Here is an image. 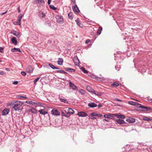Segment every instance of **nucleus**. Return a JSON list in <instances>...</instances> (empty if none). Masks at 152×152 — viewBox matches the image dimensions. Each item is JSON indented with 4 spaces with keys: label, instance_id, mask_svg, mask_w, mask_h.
Masks as SVG:
<instances>
[{
    "label": "nucleus",
    "instance_id": "obj_1",
    "mask_svg": "<svg viewBox=\"0 0 152 152\" xmlns=\"http://www.w3.org/2000/svg\"><path fill=\"white\" fill-rule=\"evenodd\" d=\"M23 102L20 101L15 102L12 103L13 108L15 111L21 110L23 109Z\"/></svg>",
    "mask_w": 152,
    "mask_h": 152
},
{
    "label": "nucleus",
    "instance_id": "obj_2",
    "mask_svg": "<svg viewBox=\"0 0 152 152\" xmlns=\"http://www.w3.org/2000/svg\"><path fill=\"white\" fill-rule=\"evenodd\" d=\"M57 22L59 23H62L64 22V19L61 15H57L56 17Z\"/></svg>",
    "mask_w": 152,
    "mask_h": 152
},
{
    "label": "nucleus",
    "instance_id": "obj_3",
    "mask_svg": "<svg viewBox=\"0 0 152 152\" xmlns=\"http://www.w3.org/2000/svg\"><path fill=\"white\" fill-rule=\"evenodd\" d=\"M139 108L140 110L143 111H148L152 110V109L149 107L143 106L141 104H139Z\"/></svg>",
    "mask_w": 152,
    "mask_h": 152
},
{
    "label": "nucleus",
    "instance_id": "obj_4",
    "mask_svg": "<svg viewBox=\"0 0 152 152\" xmlns=\"http://www.w3.org/2000/svg\"><path fill=\"white\" fill-rule=\"evenodd\" d=\"M22 17V15L20 14L19 15L18 17V21L17 22H15L14 23V24L16 25H20L21 24L20 21Z\"/></svg>",
    "mask_w": 152,
    "mask_h": 152
},
{
    "label": "nucleus",
    "instance_id": "obj_5",
    "mask_svg": "<svg viewBox=\"0 0 152 152\" xmlns=\"http://www.w3.org/2000/svg\"><path fill=\"white\" fill-rule=\"evenodd\" d=\"M51 113L52 114L55 115H60V112L55 109H53L52 110Z\"/></svg>",
    "mask_w": 152,
    "mask_h": 152
},
{
    "label": "nucleus",
    "instance_id": "obj_6",
    "mask_svg": "<svg viewBox=\"0 0 152 152\" xmlns=\"http://www.w3.org/2000/svg\"><path fill=\"white\" fill-rule=\"evenodd\" d=\"M34 68L32 66H29L26 68V70L27 72L29 73L33 72Z\"/></svg>",
    "mask_w": 152,
    "mask_h": 152
},
{
    "label": "nucleus",
    "instance_id": "obj_7",
    "mask_svg": "<svg viewBox=\"0 0 152 152\" xmlns=\"http://www.w3.org/2000/svg\"><path fill=\"white\" fill-rule=\"evenodd\" d=\"M10 112V109L9 108L4 109L2 112V115H5L8 114Z\"/></svg>",
    "mask_w": 152,
    "mask_h": 152
},
{
    "label": "nucleus",
    "instance_id": "obj_8",
    "mask_svg": "<svg viewBox=\"0 0 152 152\" xmlns=\"http://www.w3.org/2000/svg\"><path fill=\"white\" fill-rule=\"evenodd\" d=\"M73 61L76 65L78 66L80 64V61L77 57H75L73 58Z\"/></svg>",
    "mask_w": 152,
    "mask_h": 152
},
{
    "label": "nucleus",
    "instance_id": "obj_9",
    "mask_svg": "<svg viewBox=\"0 0 152 152\" xmlns=\"http://www.w3.org/2000/svg\"><path fill=\"white\" fill-rule=\"evenodd\" d=\"M113 115L115 116H117L119 118H125L124 115L120 113L113 114Z\"/></svg>",
    "mask_w": 152,
    "mask_h": 152
},
{
    "label": "nucleus",
    "instance_id": "obj_10",
    "mask_svg": "<svg viewBox=\"0 0 152 152\" xmlns=\"http://www.w3.org/2000/svg\"><path fill=\"white\" fill-rule=\"evenodd\" d=\"M10 33L16 36L17 37H20V34L18 32L15 31H13L10 32Z\"/></svg>",
    "mask_w": 152,
    "mask_h": 152
},
{
    "label": "nucleus",
    "instance_id": "obj_11",
    "mask_svg": "<svg viewBox=\"0 0 152 152\" xmlns=\"http://www.w3.org/2000/svg\"><path fill=\"white\" fill-rule=\"evenodd\" d=\"M72 9L74 12L76 14H77L79 12L80 10L77 7V5H75L74 7L72 8Z\"/></svg>",
    "mask_w": 152,
    "mask_h": 152
},
{
    "label": "nucleus",
    "instance_id": "obj_12",
    "mask_svg": "<svg viewBox=\"0 0 152 152\" xmlns=\"http://www.w3.org/2000/svg\"><path fill=\"white\" fill-rule=\"evenodd\" d=\"M77 115L80 117H85L87 115V114L83 112H78Z\"/></svg>",
    "mask_w": 152,
    "mask_h": 152
},
{
    "label": "nucleus",
    "instance_id": "obj_13",
    "mask_svg": "<svg viewBox=\"0 0 152 152\" xmlns=\"http://www.w3.org/2000/svg\"><path fill=\"white\" fill-rule=\"evenodd\" d=\"M69 86L72 88V89L74 90H75L77 89V87L73 83L71 82L69 83Z\"/></svg>",
    "mask_w": 152,
    "mask_h": 152
},
{
    "label": "nucleus",
    "instance_id": "obj_14",
    "mask_svg": "<svg viewBox=\"0 0 152 152\" xmlns=\"http://www.w3.org/2000/svg\"><path fill=\"white\" fill-rule=\"evenodd\" d=\"M127 122L132 123H134L135 122V119L134 118H130L127 119L126 120Z\"/></svg>",
    "mask_w": 152,
    "mask_h": 152
},
{
    "label": "nucleus",
    "instance_id": "obj_15",
    "mask_svg": "<svg viewBox=\"0 0 152 152\" xmlns=\"http://www.w3.org/2000/svg\"><path fill=\"white\" fill-rule=\"evenodd\" d=\"M26 103L27 104H28L32 105H40L41 104L39 103H37L34 102H33L32 101H27L26 102Z\"/></svg>",
    "mask_w": 152,
    "mask_h": 152
},
{
    "label": "nucleus",
    "instance_id": "obj_16",
    "mask_svg": "<svg viewBox=\"0 0 152 152\" xmlns=\"http://www.w3.org/2000/svg\"><path fill=\"white\" fill-rule=\"evenodd\" d=\"M34 3L36 4H43L45 3V1L43 0H35Z\"/></svg>",
    "mask_w": 152,
    "mask_h": 152
},
{
    "label": "nucleus",
    "instance_id": "obj_17",
    "mask_svg": "<svg viewBox=\"0 0 152 152\" xmlns=\"http://www.w3.org/2000/svg\"><path fill=\"white\" fill-rule=\"evenodd\" d=\"M88 106L90 107H96L97 106V105L94 103L90 102L88 103Z\"/></svg>",
    "mask_w": 152,
    "mask_h": 152
},
{
    "label": "nucleus",
    "instance_id": "obj_18",
    "mask_svg": "<svg viewBox=\"0 0 152 152\" xmlns=\"http://www.w3.org/2000/svg\"><path fill=\"white\" fill-rule=\"evenodd\" d=\"M11 41L12 43L15 45H16L18 43V42L16 39L15 37H13L11 39Z\"/></svg>",
    "mask_w": 152,
    "mask_h": 152
},
{
    "label": "nucleus",
    "instance_id": "obj_19",
    "mask_svg": "<svg viewBox=\"0 0 152 152\" xmlns=\"http://www.w3.org/2000/svg\"><path fill=\"white\" fill-rule=\"evenodd\" d=\"M39 16L41 18H43L45 17V13L42 12H39Z\"/></svg>",
    "mask_w": 152,
    "mask_h": 152
},
{
    "label": "nucleus",
    "instance_id": "obj_20",
    "mask_svg": "<svg viewBox=\"0 0 152 152\" xmlns=\"http://www.w3.org/2000/svg\"><path fill=\"white\" fill-rule=\"evenodd\" d=\"M39 112L40 113L43 115H45L48 113V112L44 110L40 109L39 110Z\"/></svg>",
    "mask_w": 152,
    "mask_h": 152
},
{
    "label": "nucleus",
    "instance_id": "obj_21",
    "mask_svg": "<svg viewBox=\"0 0 152 152\" xmlns=\"http://www.w3.org/2000/svg\"><path fill=\"white\" fill-rule=\"evenodd\" d=\"M11 51L12 52H21L20 49L19 48H14L11 49Z\"/></svg>",
    "mask_w": 152,
    "mask_h": 152
},
{
    "label": "nucleus",
    "instance_id": "obj_22",
    "mask_svg": "<svg viewBox=\"0 0 152 152\" xmlns=\"http://www.w3.org/2000/svg\"><path fill=\"white\" fill-rule=\"evenodd\" d=\"M86 89L88 91L92 93L93 91H94V90L89 86H87L86 87Z\"/></svg>",
    "mask_w": 152,
    "mask_h": 152
},
{
    "label": "nucleus",
    "instance_id": "obj_23",
    "mask_svg": "<svg viewBox=\"0 0 152 152\" xmlns=\"http://www.w3.org/2000/svg\"><path fill=\"white\" fill-rule=\"evenodd\" d=\"M116 121L118 123L120 124H124L125 123L124 120L120 119H117Z\"/></svg>",
    "mask_w": 152,
    "mask_h": 152
},
{
    "label": "nucleus",
    "instance_id": "obj_24",
    "mask_svg": "<svg viewBox=\"0 0 152 152\" xmlns=\"http://www.w3.org/2000/svg\"><path fill=\"white\" fill-rule=\"evenodd\" d=\"M75 21L76 22L77 24L81 28L83 27V25L81 23L78 19L75 20Z\"/></svg>",
    "mask_w": 152,
    "mask_h": 152
},
{
    "label": "nucleus",
    "instance_id": "obj_25",
    "mask_svg": "<svg viewBox=\"0 0 152 152\" xmlns=\"http://www.w3.org/2000/svg\"><path fill=\"white\" fill-rule=\"evenodd\" d=\"M63 60L62 58H58V61L57 63L58 64L60 65H62L63 63Z\"/></svg>",
    "mask_w": 152,
    "mask_h": 152
},
{
    "label": "nucleus",
    "instance_id": "obj_26",
    "mask_svg": "<svg viewBox=\"0 0 152 152\" xmlns=\"http://www.w3.org/2000/svg\"><path fill=\"white\" fill-rule=\"evenodd\" d=\"M29 112H31L32 113L35 114L37 113L36 110L34 108H31L30 110H29Z\"/></svg>",
    "mask_w": 152,
    "mask_h": 152
},
{
    "label": "nucleus",
    "instance_id": "obj_27",
    "mask_svg": "<svg viewBox=\"0 0 152 152\" xmlns=\"http://www.w3.org/2000/svg\"><path fill=\"white\" fill-rule=\"evenodd\" d=\"M65 70L67 71H68L70 72H73L75 71V70L72 68H65Z\"/></svg>",
    "mask_w": 152,
    "mask_h": 152
},
{
    "label": "nucleus",
    "instance_id": "obj_28",
    "mask_svg": "<svg viewBox=\"0 0 152 152\" xmlns=\"http://www.w3.org/2000/svg\"><path fill=\"white\" fill-rule=\"evenodd\" d=\"M93 94H94L96 95H97L99 96H101L102 95L101 93L98 92L94 90V91L92 92Z\"/></svg>",
    "mask_w": 152,
    "mask_h": 152
},
{
    "label": "nucleus",
    "instance_id": "obj_29",
    "mask_svg": "<svg viewBox=\"0 0 152 152\" xmlns=\"http://www.w3.org/2000/svg\"><path fill=\"white\" fill-rule=\"evenodd\" d=\"M67 111L70 114H74L75 113L74 110L70 108H69L67 109Z\"/></svg>",
    "mask_w": 152,
    "mask_h": 152
},
{
    "label": "nucleus",
    "instance_id": "obj_30",
    "mask_svg": "<svg viewBox=\"0 0 152 152\" xmlns=\"http://www.w3.org/2000/svg\"><path fill=\"white\" fill-rule=\"evenodd\" d=\"M102 27L101 26H100L97 32V34H98L99 35L101 34V31L102 30Z\"/></svg>",
    "mask_w": 152,
    "mask_h": 152
},
{
    "label": "nucleus",
    "instance_id": "obj_31",
    "mask_svg": "<svg viewBox=\"0 0 152 152\" xmlns=\"http://www.w3.org/2000/svg\"><path fill=\"white\" fill-rule=\"evenodd\" d=\"M68 18L72 20V19L73 18L72 17V12H70L68 14Z\"/></svg>",
    "mask_w": 152,
    "mask_h": 152
},
{
    "label": "nucleus",
    "instance_id": "obj_32",
    "mask_svg": "<svg viewBox=\"0 0 152 152\" xmlns=\"http://www.w3.org/2000/svg\"><path fill=\"white\" fill-rule=\"evenodd\" d=\"M49 66H50L51 68H52L53 69H58V68L57 67H55L52 64H49Z\"/></svg>",
    "mask_w": 152,
    "mask_h": 152
},
{
    "label": "nucleus",
    "instance_id": "obj_33",
    "mask_svg": "<svg viewBox=\"0 0 152 152\" xmlns=\"http://www.w3.org/2000/svg\"><path fill=\"white\" fill-rule=\"evenodd\" d=\"M128 103L129 104L132 105H136L137 104H139L133 101H129Z\"/></svg>",
    "mask_w": 152,
    "mask_h": 152
},
{
    "label": "nucleus",
    "instance_id": "obj_34",
    "mask_svg": "<svg viewBox=\"0 0 152 152\" xmlns=\"http://www.w3.org/2000/svg\"><path fill=\"white\" fill-rule=\"evenodd\" d=\"M142 119L143 120L147 121H151L152 120V119L151 118L146 117H143Z\"/></svg>",
    "mask_w": 152,
    "mask_h": 152
},
{
    "label": "nucleus",
    "instance_id": "obj_35",
    "mask_svg": "<svg viewBox=\"0 0 152 152\" xmlns=\"http://www.w3.org/2000/svg\"><path fill=\"white\" fill-rule=\"evenodd\" d=\"M119 84L116 82H115L111 84V86L113 87H116L119 86Z\"/></svg>",
    "mask_w": 152,
    "mask_h": 152
},
{
    "label": "nucleus",
    "instance_id": "obj_36",
    "mask_svg": "<svg viewBox=\"0 0 152 152\" xmlns=\"http://www.w3.org/2000/svg\"><path fill=\"white\" fill-rule=\"evenodd\" d=\"M60 101L61 102H63L65 103H68V101L66 99H65L60 98Z\"/></svg>",
    "mask_w": 152,
    "mask_h": 152
},
{
    "label": "nucleus",
    "instance_id": "obj_37",
    "mask_svg": "<svg viewBox=\"0 0 152 152\" xmlns=\"http://www.w3.org/2000/svg\"><path fill=\"white\" fill-rule=\"evenodd\" d=\"M67 112L65 110H62L61 112V115L62 116H64Z\"/></svg>",
    "mask_w": 152,
    "mask_h": 152
},
{
    "label": "nucleus",
    "instance_id": "obj_38",
    "mask_svg": "<svg viewBox=\"0 0 152 152\" xmlns=\"http://www.w3.org/2000/svg\"><path fill=\"white\" fill-rule=\"evenodd\" d=\"M57 72L58 73H63V74H64L67 73L66 72H65L64 71L62 70H58V71H57Z\"/></svg>",
    "mask_w": 152,
    "mask_h": 152
},
{
    "label": "nucleus",
    "instance_id": "obj_39",
    "mask_svg": "<svg viewBox=\"0 0 152 152\" xmlns=\"http://www.w3.org/2000/svg\"><path fill=\"white\" fill-rule=\"evenodd\" d=\"M50 8L53 10H56V8L53 5H51L50 6Z\"/></svg>",
    "mask_w": 152,
    "mask_h": 152
},
{
    "label": "nucleus",
    "instance_id": "obj_40",
    "mask_svg": "<svg viewBox=\"0 0 152 152\" xmlns=\"http://www.w3.org/2000/svg\"><path fill=\"white\" fill-rule=\"evenodd\" d=\"M17 97V98H19V99H21L22 98H25V99L27 98V97H26V96H20L18 95Z\"/></svg>",
    "mask_w": 152,
    "mask_h": 152
},
{
    "label": "nucleus",
    "instance_id": "obj_41",
    "mask_svg": "<svg viewBox=\"0 0 152 152\" xmlns=\"http://www.w3.org/2000/svg\"><path fill=\"white\" fill-rule=\"evenodd\" d=\"M81 70L85 73L87 74L88 72L84 68L82 67L81 68Z\"/></svg>",
    "mask_w": 152,
    "mask_h": 152
},
{
    "label": "nucleus",
    "instance_id": "obj_42",
    "mask_svg": "<svg viewBox=\"0 0 152 152\" xmlns=\"http://www.w3.org/2000/svg\"><path fill=\"white\" fill-rule=\"evenodd\" d=\"M40 77H38L37 78H36L35 80L34 81V84H36V83L39 80V79Z\"/></svg>",
    "mask_w": 152,
    "mask_h": 152
},
{
    "label": "nucleus",
    "instance_id": "obj_43",
    "mask_svg": "<svg viewBox=\"0 0 152 152\" xmlns=\"http://www.w3.org/2000/svg\"><path fill=\"white\" fill-rule=\"evenodd\" d=\"M79 92L82 94H84L85 93V91L83 89H80L79 90Z\"/></svg>",
    "mask_w": 152,
    "mask_h": 152
},
{
    "label": "nucleus",
    "instance_id": "obj_44",
    "mask_svg": "<svg viewBox=\"0 0 152 152\" xmlns=\"http://www.w3.org/2000/svg\"><path fill=\"white\" fill-rule=\"evenodd\" d=\"M70 115V113H69L68 112L66 113V115H65V116L66 117H69Z\"/></svg>",
    "mask_w": 152,
    "mask_h": 152
},
{
    "label": "nucleus",
    "instance_id": "obj_45",
    "mask_svg": "<svg viewBox=\"0 0 152 152\" xmlns=\"http://www.w3.org/2000/svg\"><path fill=\"white\" fill-rule=\"evenodd\" d=\"M110 115L104 114V117L105 118H109Z\"/></svg>",
    "mask_w": 152,
    "mask_h": 152
},
{
    "label": "nucleus",
    "instance_id": "obj_46",
    "mask_svg": "<svg viewBox=\"0 0 152 152\" xmlns=\"http://www.w3.org/2000/svg\"><path fill=\"white\" fill-rule=\"evenodd\" d=\"M113 114H110L109 118L111 119H113L114 118V115H113Z\"/></svg>",
    "mask_w": 152,
    "mask_h": 152
},
{
    "label": "nucleus",
    "instance_id": "obj_47",
    "mask_svg": "<svg viewBox=\"0 0 152 152\" xmlns=\"http://www.w3.org/2000/svg\"><path fill=\"white\" fill-rule=\"evenodd\" d=\"M4 48L2 47H0V52L1 53H3Z\"/></svg>",
    "mask_w": 152,
    "mask_h": 152
},
{
    "label": "nucleus",
    "instance_id": "obj_48",
    "mask_svg": "<svg viewBox=\"0 0 152 152\" xmlns=\"http://www.w3.org/2000/svg\"><path fill=\"white\" fill-rule=\"evenodd\" d=\"M98 79L99 80H100L102 81H103L104 80H105V79L103 77L102 78L99 77Z\"/></svg>",
    "mask_w": 152,
    "mask_h": 152
},
{
    "label": "nucleus",
    "instance_id": "obj_49",
    "mask_svg": "<svg viewBox=\"0 0 152 152\" xmlns=\"http://www.w3.org/2000/svg\"><path fill=\"white\" fill-rule=\"evenodd\" d=\"M21 75L23 76H25L26 75V73L25 72L23 71L21 72Z\"/></svg>",
    "mask_w": 152,
    "mask_h": 152
},
{
    "label": "nucleus",
    "instance_id": "obj_50",
    "mask_svg": "<svg viewBox=\"0 0 152 152\" xmlns=\"http://www.w3.org/2000/svg\"><path fill=\"white\" fill-rule=\"evenodd\" d=\"M96 114L94 112L92 113H91L90 114V115L92 116H96Z\"/></svg>",
    "mask_w": 152,
    "mask_h": 152
},
{
    "label": "nucleus",
    "instance_id": "obj_51",
    "mask_svg": "<svg viewBox=\"0 0 152 152\" xmlns=\"http://www.w3.org/2000/svg\"><path fill=\"white\" fill-rule=\"evenodd\" d=\"M90 41V40L89 39H87L86 42H85V43L86 44H88L89 43Z\"/></svg>",
    "mask_w": 152,
    "mask_h": 152
},
{
    "label": "nucleus",
    "instance_id": "obj_52",
    "mask_svg": "<svg viewBox=\"0 0 152 152\" xmlns=\"http://www.w3.org/2000/svg\"><path fill=\"white\" fill-rule=\"evenodd\" d=\"M18 83V81H15L13 82V84L14 85H17Z\"/></svg>",
    "mask_w": 152,
    "mask_h": 152
},
{
    "label": "nucleus",
    "instance_id": "obj_53",
    "mask_svg": "<svg viewBox=\"0 0 152 152\" xmlns=\"http://www.w3.org/2000/svg\"><path fill=\"white\" fill-rule=\"evenodd\" d=\"M114 100L120 102H121L122 101L121 100L117 98L115 99Z\"/></svg>",
    "mask_w": 152,
    "mask_h": 152
},
{
    "label": "nucleus",
    "instance_id": "obj_54",
    "mask_svg": "<svg viewBox=\"0 0 152 152\" xmlns=\"http://www.w3.org/2000/svg\"><path fill=\"white\" fill-rule=\"evenodd\" d=\"M7 11H6V12H3V13H1L0 15H4L6 13H7Z\"/></svg>",
    "mask_w": 152,
    "mask_h": 152
},
{
    "label": "nucleus",
    "instance_id": "obj_55",
    "mask_svg": "<svg viewBox=\"0 0 152 152\" xmlns=\"http://www.w3.org/2000/svg\"><path fill=\"white\" fill-rule=\"evenodd\" d=\"M4 72L3 71H0V75H4Z\"/></svg>",
    "mask_w": 152,
    "mask_h": 152
},
{
    "label": "nucleus",
    "instance_id": "obj_56",
    "mask_svg": "<svg viewBox=\"0 0 152 152\" xmlns=\"http://www.w3.org/2000/svg\"><path fill=\"white\" fill-rule=\"evenodd\" d=\"M96 116L98 117H100L102 116V115L100 114H96Z\"/></svg>",
    "mask_w": 152,
    "mask_h": 152
},
{
    "label": "nucleus",
    "instance_id": "obj_57",
    "mask_svg": "<svg viewBox=\"0 0 152 152\" xmlns=\"http://www.w3.org/2000/svg\"><path fill=\"white\" fill-rule=\"evenodd\" d=\"M51 1V0H48V4H50Z\"/></svg>",
    "mask_w": 152,
    "mask_h": 152
},
{
    "label": "nucleus",
    "instance_id": "obj_58",
    "mask_svg": "<svg viewBox=\"0 0 152 152\" xmlns=\"http://www.w3.org/2000/svg\"><path fill=\"white\" fill-rule=\"evenodd\" d=\"M98 107H101L102 106V104H99L98 105Z\"/></svg>",
    "mask_w": 152,
    "mask_h": 152
},
{
    "label": "nucleus",
    "instance_id": "obj_59",
    "mask_svg": "<svg viewBox=\"0 0 152 152\" xmlns=\"http://www.w3.org/2000/svg\"><path fill=\"white\" fill-rule=\"evenodd\" d=\"M103 121H108V120L106 119H103Z\"/></svg>",
    "mask_w": 152,
    "mask_h": 152
},
{
    "label": "nucleus",
    "instance_id": "obj_60",
    "mask_svg": "<svg viewBox=\"0 0 152 152\" xmlns=\"http://www.w3.org/2000/svg\"><path fill=\"white\" fill-rule=\"evenodd\" d=\"M18 12H20V7H19L18 8Z\"/></svg>",
    "mask_w": 152,
    "mask_h": 152
},
{
    "label": "nucleus",
    "instance_id": "obj_61",
    "mask_svg": "<svg viewBox=\"0 0 152 152\" xmlns=\"http://www.w3.org/2000/svg\"><path fill=\"white\" fill-rule=\"evenodd\" d=\"M148 101L152 103V99H149Z\"/></svg>",
    "mask_w": 152,
    "mask_h": 152
},
{
    "label": "nucleus",
    "instance_id": "obj_62",
    "mask_svg": "<svg viewBox=\"0 0 152 152\" xmlns=\"http://www.w3.org/2000/svg\"><path fill=\"white\" fill-rule=\"evenodd\" d=\"M72 2L74 4H75V0H72Z\"/></svg>",
    "mask_w": 152,
    "mask_h": 152
},
{
    "label": "nucleus",
    "instance_id": "obj_63",
    "mask_svg": "<svg viewBox=\"0 0 152 152\" xmlns=\"http://www.w3.org/2000/svg\"><path fill=\"white\" fill-rule=\"evenodd\" d=\"M48 26H51L50 23H48Z\"/></svg>",
    "mask_w": 152,
    "mask_h": 152
},
{
    "label": "nucleus",
    "instance_id": "obj_64",
    "mask_svg": "<svg viewBox=\"0 0 152 152\" xmlns=\"http://www.w3.org/2000/svg\"><path fill=\"white\" fill-rule=\"evenodd\" d=\"M6 69L7 71H9V69L8 68H6Z\"/></svg>",
    "mask_w": 152,
    "mask_h": 152
}]
</instances>
